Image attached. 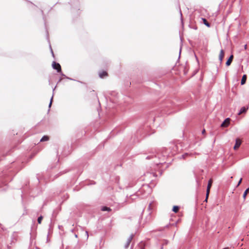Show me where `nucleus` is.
Wrapping results in <instances>:
<instances>
[{"mask_svg": "<svg viewBox=\"0 0 249 249\" xmlns=\"http://www.w3.org/2000/svg\"><path fill=\"white\" fill-rule=\"evenodd\" d=\"M107 75V73L106 71H102L100 72L99 74V77L101 78H102Z\"/></svg>", "mask_w": 249, "mask_h": 249, "instance_id": "obj_8", "label": "nucleus"}, {"mask_svg": "<svg viewBox=\"0 0 249 249\" xmlns=\"http://www.w3.org/2000/svg\"><path fill=\"white\" fill-rule=\"evenodd\" d=\"M248 107H243L240 108V111L238 113V115H240L243 113H245L248 109Z\"/></svg>", "mask_w": 249, "mask_h": 249, "instance_id": "obj_4", "label": "nucleus"}, {"mask_svg": "<svg viewBox=\"0 0 249 249\" xmlns=\"http://www.w3.org/2000/svg\"><path fill=\"white\" fill-rule=\"evenodd\" d=\"M209 193H210V192H208V190L206 191V197H207V198L208 197Z\"/></svg>", "mask_w": 249, "mask_h": 249, "instance_id": "obj_23", "label": "nucleus"}, {"mask_svg": "<svg viewBox=\"0 0 249 249\" xmlns=\"http://www.w3.org/2000/svg\"><path fill=\"white\" fill-rule=\"evenodd\" d=\"M49 140V137L48 136H43L40 140V142H45Z\"/></svg>", "mask_w": 249, "mask_h": 249, "instance_id": "obj_13", "label": "nucleus"}, {"mask_svg": "<svg viewBox=\"0 0 249 249\" xmlns=\"http://www.w3.org/2000/svg\"><path fill=\"white\" fill-rule=\"evenodd\" d=\"M53 95L52 96L51 99H50V101H51V103H52V101H53Z\"/></svg>", "mask_w": 249, "mask_h": 249, "instance_id": "obj_27", "label": "nucleus"}, {"mask_svg": "<svg viewBox=\"0 0 249 249\" xmlns=\"http://www.w3.org/2000/svg\"><path fill=\"white\" fill-rule=\"evenodd\" d=\"M242 178H241L240 179V180H239L238 182V184H237V186H238L241 184V182H242Z\"/></svg>", "mask_w": 249, "mask_h": 249, "instance_id": "obj_18", "label": "nucleus"}, {"mask_svg": "<svg viewBox=\"0 0 249 249\" xmlns=\"http://www.w3.org/2000/svg\"><path fill=\"white\" fill-rule=\"evenodd\" d=\"M207 199L208 198H207V197H206V199H205V201H207Z\"/></svg>", "mask_w": 249, "mask_h": 249, "instance_id": "obj_35", "label": "nucleus"}, {"mask_svg": "<svg viewBox=\"0 0 249 249\" xmlns=\"http://www.w3.org/2000/svg\"><path fill=\"white\" fill-rule=\"evenodd\" d=\"M50 49H51V54H52L53 56L54 57V54H53V50H52L51 46H50Z\"/></svg>", "mask_w": 249, "mask_h": 249, "instance_id": "obj_22", "label": "nucleus"}, {"mask_svg": "<svg viewBox=\"0 0 249 249\" xmlns=\"http://www.w3.org/2000/svg\"><path fill=\"white\" fill-rule=\"evenodd\" d=\"M151 158H152V157H151V156H147V157H146V159L149 160V159H150Z\"/></svg>", "mask_w": 249, "mask_h": 249, "instance_id": "obj_24", "label": "nucleus"}, {"mask_svg": "<svg viewBox=\"0 0 249 249\" xmlns=\"http://www.w3.org/2000/svg\"><path fill=\"white\" fill-rule=\"evenodd\" d=\"M43 217L42 216H40L37 218V222L38 224H40L41 223V221L42 220Z\"/></svg>", "mask_w": 249, "mask_h": 249, "instance_id": "obj_17", "label": "nucleus"}, {"mask_svg": "<svg viewBox=\"0 0 249 249\" xmlns=\"http://www.w3.org/2000/svg\"><path fill=\"white\" fill-rule=\"evenodd\" d=\"M223 249H229V248L227 247V248H224Z\"/></svg>", "mask_w": 249, "mask_h": 249, "instance_id": "obj_34", "label": "nucleus"}, {"mask_svg": "<svg viewBox=\"0 0 249 249\" xmlns=\"http://www.w3.org/2000/svg\"><path fill=\"white\" fill-rule=\"evenodd\" d=\"M73 231H74V229H71V232H73Z\"/></svg>", "mask_w": 249, "mask_h": 249, "instance_id": "obj_33", "label": "nucleus"}, {"mask_svg": "<svg viewBox=\"0 0 249 249\" xmlns=\"http://www.w3.org/2000/svg\"><path fill=\"white\" fill-rule=\"evenodd\" d=\"M193 154H194L192 153H186L181 155V158L183 159H185L188 156H192L193 155Z\"/></svg>", "mask_w": 249, "mask_h": 249, "instance_id": "obj_15", "label": "nucleus"}, {"mask_svg": "<svg viewBox=\"0 0 249 249\" xmlns=\"http://www.w3.org/2000/svg\"><path fill=\"white\" fill-rule=\"evenodd\" d=\"M179 210V207L178 206L175 205L172 208V211L175 213H177Z\"/></svg>", "mask_w": 249, "mask_h": 249, "instance_id": "obj_14", "label": "nucleus"}, {"mask_svg": "<svg viewBox=\"0 0 249 249\" xmlns=\"http://www.w3.org/2000/svg\"><path fill=\"white\" fill-rule=\"evenodd\" d=\"M224 51L222 49V50H221V51L220 52L219 55V60L220 61V63H221V62L222 61V60H223V58L224 57Z\"/></svg>", "mask_w": 249, "mask_h": 249, "instance_id": "obj_7", "label": "nucleus"}, {"mask_svg": "<svg viewBox=\"0 0 249 249\" xmlns=\"http://www.w3.org/2000/svg\"><path fill=\"white\" fill-rule=\"evenodd\" d=\"M86 234H87V238H88L89 234H88V232L87 231H86Z\"/></svg>", "mask_w": 249, "mask_h": 249, "instance_id": "obj_28", "label": "nucleus"}, {"mask_svg": "<svg viewBox=\"0 0 249 249\" xmlns=\"http://www.w3.org/2000/svg\"><path fill=\"white\" fill-rule=\"evenodd\" d=\"M233 55L231 54L230 57L228 58V59L227 60L226 62V65L227 66H229L231 65V62H232V60L233 59Z\"/></svg>", "mask_w": 249, "mask_h": 249, "instance_id": "obj_6", "label": "nucleus"}, {"mask_svg": "<svg viewBox=\"0 0 249 249\" xmlns=\"http://www.w3.org/2000/svg\"><path fill=\"white\" fill-rule=\"evenodd\" d=\"M52 104V103H51V101H50V103H49V106H48V107H49L48 111L50 110V108L51 107Z\"/></svg>", "mask_w": 249, "mask_h": 249, "instance_id": "obj_20", "label": "nucleus"}, {"mask_svg": "<svg viewBox=\"0 0 249 249\" xmlns=\"http://www.w3.org/2000/svg\"><path fill=\"white\" fill-rule=\"evenodd\" d=\"M140 249H145L144 247L142 246V245H139Z\"/></svg>", "mask_w": 249, "mask_h": 249, "instance_id": "obj_19", "label": "nucleus"}, {"mask_svg": "<svg viewBox=\"0 0 249 249\" xmlns=\"http://www.w3.org/2000/svg\"><path fill=\"white\" fill-rule=\"evenodd\" d=\"M52 67L53 69L55 70L57 72H61V74L62 76L66 77L67 79L70 80H74L72 78L67 77L65 74L61 72V67L60 65L58 63H56L55 61H53L52 63Z\"/></svg>", "mask_w": 249, "mask_h": 249, "instance_id": "obj_1", "label": "nucleus"}, {"mask_svg": "<svg viewBox=\"0 0 249 249\" xmlns=\"http://www.w3.org/2000/svg\"><path fill=\"white\" fill-rule=\"evenodd\" d=\"M202 20L204 25H205L207 27H210L211 24L208 22L206 18H202Z\"/></svg>", "mask_w": 249, "mask_h": 249, "instance_id": "obj_9", "label": "nucleus"}, {"mask_svg": "<svg viewBox=\"0 0 249 249\" xmlns=\"http://www.w3.org/2000/svg\"><path fill=\"white\" fill-rule=\"evenodd\" d=\"M230 119L227 118L221 124V126L222 127H227L230 124Z\"/></svg>", "mask_w": 249, "mask_h": 249, "instance_id": "obj_3", "label": "nucleus"}, {"mask_svg": "<svg viewBox=\"0 0 249 249\" xmlns=\"http://www.w3.org/2000/svg\"><path fill=\"white\" fill-rule=\"evenodd\" d=\"M244 49H245V50H246V49H247V44H245V45H244Z\"/></svg>", "mask_w": 249, "mask_h": 249, "instance_id": "obj_25", "label": "nucleus"}, {"mask_svg": "<svg viewBox=\"0 0 249 249\" xmlns=\"http://www.w3.org/2000/svg\"><path fill=\"white\" fill-rule=\"evenodd\" d=\"M61 80V79L60 78V79H59L58 82H60Z\"/></svg>", "mask_w": 249, "mask_h": 249, "instance_id": "obj_36", "label": "nucleus"}, {"mask_svg": "<svg viewBox=\"0 0 249 249\" xmlns=\"http://www.w3.org/2000/svg\"><path fill=\"white\" fill-rule=\"evenodd\" d=\"M179 12H180V16H181V18L182 17V13H181V11L180 9L179 10Z\"/></svg>", "mask_w": 249, "mask_h": 249, "instance_id": "obj_29", "label": "nucleus"}, {"mask_svg": "<svg viewBox=\"0 0 249 249\" xmlns=\"http://www.w3.org/2000/svg\"><path fill=\"white\" fill-rule=\"evenodd\" d=\"M180 52H181V48H180V50H179V54H180ZM180 56V55H179V57Z\"/></svg>", "mask_w": 249, "mask_h": 249, "instance_id": "obj_32", "label": "nucleus"}, {"mask_svg": "<svg viewBox=\"0 0 249 249\" xmlns=\"http://www.w3.org/2000/svg\"><path fill=\"white\" fill-rule=\"evenodd\" d=\"M246 79H247V76L246 74H244L242 76V79L241 81V85L245 84V83H246Z\"/></svg>", "mask_w": 249, "mask_h": 249, "instance_id": "obj_11", "label": "nucleus"}, {"mask_svg": "<svg viewBox=\"0 0 249 249\" xmlns=\"http://www.w3.org/2000/svg\"><path fill=\"white\" fill-rule=\"evenodd\" d=\"M249 191V187L248 188H247L245 191V192H244L243 193V197L244 199H245L246 197V196H247V195L248 194V192Z\"/></svg>", "mask_w": 249, "mask_h": 249, "instance_id": "obj_16", "label": "nucleus"}, {"mask_svg": "<svg viewBox=\"0 0 249 249\" xmlns=\"http://www.w3.org/2000/svg\"><path fill=\"white\" fill-rule=\"evenodd\" d=\"M74 236H75V237L77 238L78 235H77V234H75Z\"/></svg>", "mask_w": 249, "mask_h": 249, "instance_id": "obj_31", "label": "nucleus"}, {"mask_svg": "<svg viewBox=\"0 0 249 249\" xmlns=\"http://www.w3.org/2000/svg\"><path fill=\"white\" fill-rule=\"evenodd\" d=\"M212 182H213V181H212V179H210L208 181V185H207V190H208V192H210V188L212 186Z\"/></svg>", "mask_w": 249, "mask_h": 249, "instance_id": "obj_10", "label": "nucleus"}, {"mask_svg": "<svg viewBox=\"0 0 249 249\" xmlns=\"http://www.w3.org/2000/svg\"><path fill=\"white\" fill-rule=\"evenodd\" d=\"M133 234H131L127 238L126 243L125 244L124 246V248L125 249H127L130 242H131L133 238Z\"/></svg>", "mask_w": 249, "mask_h": 249, "instance_id": "obj_2", "label": "nucleus"}, {"mask_svg": "<svg viewBox=\"0 0 249 249\" xmlns=\"http://www.w3.org/2000/svg\"><path fill=\"white\" fill-rule=\"evenodd\" d=\"M241 143V141L238 139H236L235 141V143L233 147L234 149H236L237 148H238L240 146Z\"/></svg>", "mask_w": 249, "mask_h": 249, "instance_id": "obj_5", "label": "nucleus"}, {"mask_svg": "<svg viewBox=\"0 0 249 249\" xmlns=\"http://www.w3.org/2000/svg\"><path fill=\"white\" fill-rule=\"evenodd\" d=\"M164 242H165V244H167L168 243V241H167V240H164Z\"/></svg>", "mask_w": 249, "mask_h": 249, "instance_id": "obj_30", "label": "nucleus"}, {"mask_svg": "<svg viewBox=\"0 0 249 249\" xmlns=\"http://www.w3.org/2000/svg\"><path fill=\"white\" fill-rule=\"evenodd\" d=\"M205 130L204 129L202 130V134H204L205 133Z\"/></svg>", "mask_w": 249, "mask_h": 249, "instance_id": "obj_26", "label": "nucleus"}, {"mask_svg": "<svg viewBox=\"0 0 249 249\" xmlns=\"http://www.w3.org/2000/svg\"><path fill=\"white\" fill-rule=\"evenodd\" d=\"M149 175H150V176L152 175L153 177H156V176H157V175L155 173H150Z\"/></svg>", "mask_w": 249, "mask_h": 249, "instance_id": "obj_21", "label": "nucleus"}, {"mask_svg": "<svg viewBox=\"0 0 249 249\" xmlns=\"http://www.w3.org/2000/svg\"><path fill=\"white\" fill-rule=\"evenodd\" d=\"M101 211H108L110 212L111 211V209L108 207L107 206H102L101 208Z\"/></svg>", "mask_w": 249, "mask_h": 249, "instance_id": "obj_12", "label": "nucleus"}, {"mask_svg": "<svg viewBox=\"0 0 249 249\" xmlns=\"http://www.w3.org/2000/svg\"><path fill=\"white\" fill-rule=\"evenodd\" d=\"M150 205H151V203L149 204V208H150Z\"/></svg>", "mask_w": 249, "mask_h": 249, "instance_id": "obj_37", "label": "nucleus"}]
</instances>
